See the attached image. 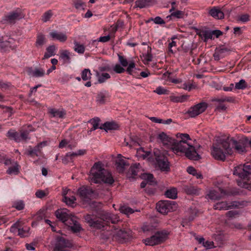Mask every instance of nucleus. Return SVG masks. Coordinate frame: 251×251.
I'll list each match as a JSON object with an SVG mask.
<instances>
[{
    "label": "nucleus",
    "mask_w": 251,
    "mask_h": 251,
    "mask_svg": "<svg viewBox=\"0 0 251 251\" xmlns=\"http://www.w3.org/2000/svg\"><path fill=\"white\" fill-rule=\"evenodd\" d=\"M85 220L91 227L106 230L110 228V224H114L119 221L115 215L104 211L101 212L100 217L87 214L85 216Z\"/></svg>",
    "instance_id": "nucleus-1"
},
{
    "label": "nucleus",
    "mask_w": 251,
    "mask_h": 251,
    "mask_svg": "<svg viewBox=\"0 0 251 251\" xmlns=\"http://www.w3.org/2000/svg\"><path fill=\"white\" fill-rule=\"evenodd\" d=\"M89 181L94 183H105L111 185L114 180L111 174L103 167L100 162H96L91 168L89 175Z\"/></svg>",
    "instance_id": "nucleus-2"
},
{
    "label": "nucleus",
    "mask_w": 251,
    "mask_h": 251,
    "mask_svg": "<svg viewBox=\"0 0 251 251\" xmlns=\"http://www.w3.org/2000/svg\"><path fill=\"white\" fill-rule=\"evenodd\" d=\"M143 158H147L149 161L155 162L156 165L162 171H169L170 165L167 157L164 152L158 149L154 148L152 152L151 151H144Z\"/></svg>",
    "instance_id": "nucleus-3"
},
{
    "label": "nucleus",
    "mask_w": 251,
    "mask_h": 251,
    "mask_svg": "<svg viewBox=\"0 0 251 251\" xmlns=\"http://www.w3.org/2000/svg\"><path fill=\"white\" fill-rule=\"evenodd\" d=\"M233 175L241 179L238 182L239 186L251 191V163L235 167Z\"/></svg>",
    "instance_id": "nucleus-4"
},
{
    "label": "nucleus",
    "mask_w": 251,
    "mask_h": 251,
    "mask_svg": "<svg viewBox=\"0 0 251 251\" xmlns=\"http://www.w3.org/2000/svg\"><path fill=\"white\" fill-rule=\"evenodd\" d=\"M157 139L164 148L171 150L177 155H181L182 151L187 149L182 142H178L177 140L170 137L164 132L160 133Z\"/></svg>",
    "instance_id": "nucleus-5"
},
{
    "label": "nucleus",
    "mask_w": 251,
    "mask_h": 251,
    "mask_svg": "<svg viewBox=\"0 0 251 251\" xmlns=\"http://www.w3.org/2000/svg\"><path fill=\"white\" fill-rule=\"evenodd\" d=\"M232 150L230 144L226 141L213 144L211 150V154L217 160L224 161L226 154L231 155Z\"/></svg>",
    "instance_id": "nucleus-6"
},
{
    "label": "nucleus",
    "mask_w": 251,
    "mask_h": 251,
    "mask_svg": "<svg viewBox=\"0 0 251 251\" xmlns=\"http://www.w3.org/2000/svg\"><path fill=\"white\" fill-rule=\"evenodd\" d=\"M33 131V128L29 125L26 129H22L18 132L13 129H9L6 133V136L10 140H14L16 142H26L30 139L29 134Z\"/></svg>",
    "instance_id": "nucleus-7"
},
{
    "label": "nucleus",
    "mask_w": 251,
    "mask_h": 251,
    "mask_svg": "<svg viewBox=\"0 0 251 251\" xmlns=\"http://www.w3.org/2000/svg\"><path fill=\"white\" fill-rule=\"evenodd\" d=\"M181 140L178 142H182L183 145L186 147L185 151H182V153H185V155L189 159L194 160H198L201 158L200 155L197 153L195 147L187 144L186 140H190V138L188 134H181L180 135Z\"/></svg>",
    "instance_id": "nucleus-8"
},
{
    "label": "nucleus",
    "mask_w": 251,
    "mask_h": 251,
    "mask_svg": "<svg viewBox=\"0 0 251 251\" xmlns=\"http://www.w3.org/2000/svg\"><path fill=\"white\" fill-rule=\"evenodd\" d=\"M169 232L165 230L156 232L154 235L149 238L143 240V243L146 245L154 246L162 243L168 238Z\"/></svg>",
    "instance_id": "nucleus-9"
},
{
    "label": "nucleus",
    "mask_w": 251,
    "mask_h": 251,
    "mask_svg": "<svg viewBox=\"0 0 251 251\" xmlns=\"http://www.w3.org/2000/svg\"><path fill=\"white\" fill-rule=\"evenodd\" d=\"M114 71L118 74H121L126 71L128 74L139 78L138 73L139 70L137 69L135 64H116L114 68Z\"/></svg>",
    "instance_id": "nucleus-10"
},
{
    "label": "nucleus",
    "mask_w": 251,
    "mask_h": 251,
    "mask_svg": "<svg viewBox=\"0 0 251 251\" xmlns=\"http://www.w3.org/2000/svg\"><path fill=\"white\" fill-rule=\"evenodd\" d=\"M177 206V203L171 201H161L156 204L157 211L163 214H166L169 212L176 210Z\"/></svg>",
    "instance_id": "nucleus-11"
},
{
    "label": "nucleus",
    "mask_w": 251,
    "mask_h": 251,
    "mask_svg": "<svg viewBox=\"0 0 251 251\" xmlns=\"http://www.w3.org/2000/svg\"><path fill=\"white\" fill-rule=\"evenodd\" d=\"M46 145L47 142L43 141L38 143L36 146H35L34 147L29 146L25 150V153L26 155L32 158H34L35 157H41L43 155L42 149L44 147H45Z\"/></svg>",
    "instance_id": "nucleus-12"
},
{
    "label": "nucleus",
    "mask_w": 251,
    "mask_h": 251,
    "mask_svg": "<svg viewBox=\"0 0 251 251\" xmlns=\"http://www.w3.org/2000/svg\"><path fill=\"white\" fill-rule=\"evenodd\" d=\"M14 43L15 41L13 38L0 35V50L1 51L13 50L15 48Z\"/></svg>",
    "instance_id": "nucleus-13"
},
{
    "label": "nucleus",
    "mask_w": 251,
    "mask_h": 251,
    "mask_svg": "<svg viewBox=\"0 0 251 251\" xmlns=\"http://www.w3.org/2000/svg\"><path fill=\"white\" fill-rule=\"evenodd\" d=\"M206 107V103L201 102L190 107L187 113L191 117L194 118L203 112Z\"/></svg>",
    "instance_id": "nucleus-14"
},
{
    "label": "nucleus",
    "mask_w": 251,
    "mask_h": 251,
    "mask_svg": "<svg viewBox=\"0 0 251 251\" xmlns=\"http://www.w3.org/2000/svg\"><path fill=\"white\" fill-rule=\"evenodd\" d=\"M55 216L58 219L62 221L66 225L68 223L69 220L73 218L72 215L69 213V210L66 208L56 210Z\"/></svg>",
    "instance_id": "nucleus-15"
},
{
    "label": "nucleus",
    "mask_w": 251,
    "mask_h": 251,
    "mask_svg": "<svg viewBox=\"0 0 251 251\" xmlns=\"http://www.w3.org/2000/svg\"><path fill=\"white\" fill-rule=\"evenodd\" d=\"M78 193L82 199L87 201L92 197L94 191L90 187L82 186L79 188Z\"/></svg>",
    "instance_id": "nucleus-16"
},
{
    "label": "nucleus",
    "mask_w": 251,
    "mask_h": 251,
    "mask_svg": "<svg viewBox=\"0 0 251 251\" xmlns=\"http://www.w3.org/2000/svg\"><path fill=\"white\" fill-rule=\"evenodd\" d=\"M131 230L120 229L116 233L115 238L120 243L126 242L130 237Z\"/></svg>",
    "instance_id": "nucleus-17"
},
{
    "label": "nucleus",
    "mask_w": 251,
    "mask_h": 251,
    "mask_svg": "<svg viewBox=\"0 0 251 251\" xmlns=\"http://www.w3.org/2000/svg\"><path fill=\"white\" fill-rule=\"evenodd\" d=\"M238 206V202L233 201L230 203H227L226 201H221L218 202L214 205V208L217 210H227L233 208L237 207Z\"/></svg>",
    "instance_id": "nucleus-18"
},
{
    "label": "nucleus",
    "mask_w": 251,
    "mask_h": 251,
    "mask_svg": "<svg viewBox=\"0 0 251 251\" xmlns=\"http://www.w3.org/2000/svg\"><path fill=\"white\" fill-rule=\"evenodd\" d=\"M198 210L196 207H191L189 210V216L183 219L181 225L183 226H188L197 216Z\"/></svg>",
    "instance_id": "nucleus-19"
},
{
    "label": "nucleus",
    "mask_w": 251,
    "mask_h": 251,
    "mask_svg": "<svg viewBox=\"0 0 251 251\" xmlns=\"http://www.w3.org/2000/svg\"><path fill=\"white\" fill-rule=\"evenodd\" d=\"M226 191L220 188H217L210 191L208 194L209 198L213 200H218L220 199L222 197L226 195Z\"/></svg>",
    "instance_id": "nucleus-20"
},
{
    "label": "nucleus",
    "mask_w": 251,
    "mask_h": 251,
    "mask_svg": "<svg viewBox=\"0 0 251 251\" xmlns=\"http://www.w3.org/2000/svg\"><path fill=\"white\" fill-rule=\"evenodd\" d=\"M232 150L234 149L238 153H243L247 151L248 146L247 143L243 142L234 141L232 145H231Z\"/></svg>",
    "instance_id": "nucleus-21"
},
{
    "label": "nucleus",
    "mask_w": 251,
    "mask_h": 251,
    "mask_svg": "<svg viewBox=\"0 0 251 251\" xmlns=\"http://www.w3.org/2000/svg\"><path fill=\"white\" fill-rule=\"evenodd\" d=\"M116 168L120 173H123L125 171V168L129 165L127 161L124 159L121 154L119 155L118 159L116 162Z\"/></svg>",
    "instance_id": "nucleus-22"
},
{
    "label": "nucleus",
    "mask_w": 251,
    "mask_h": 251,
    "mask_svg": "<svg viewBox=\"0 0 251 251\" xmlns=\"http://www.w3.org/2000/svg\"><path fill=\"white\" fill-rule=\"evenodd\" d=\"M49 113L51 118L63 119L66 115V112L63 109L50 108Z\"/></svg>",
    "instance_id": "nucleus-23"
},
{
    "label": "nucleus",
    "mask_w": 251,
    "mask_h": 251,
    "mask_svg": "<svg viewBox=\"0 0 251 251\" xmlns=\"http://www.w3.org/2000/svg\"><path fill=\"white\" fill-rule=\"evenodd\" d=\"M50 36L53 40H58L61 42H64L67 39L65 33L54 30L50 33Z\"/></svg>",
    "instance_id": "nucleus-24"
},
{
    "label": "nucleus",
    "mask_w": 251,
    "mask_h": 251,
    "mask_svg": "<svg viewBox=\"0 0 251 251\" xmlns=\"http://www.w3.org/2000/svg\"><path fill=\"white\" fill-rule=\"evenodd\" d=\"M27 73L28 75L33 77H41L45 75V71L41 68H35V69H33L31 68H29L27 70Z\"/></svg>",
    "instance_id": "nucleus-25"
},
{
    "label": "nucleus",
    "mask_w": 251,
    "mask_h": 251,
    "mask_svg": "<svg viewBox=\"0 0 251 251\" xmlns=\"http://www.w3.org/2000/svg\"><path fill=\"white\" fill-rule=\"evenodd\" d=\"M66 225L70 227L71 230L75 233L79 232L82 229L79 223L74 217L69 220V222Z\"/></svg>",
    "instance_id": "nucleus-26"
},
{
    "label": "nucleus",
    "mask_w": 251,
    "mask_h": 251,
    "mask_svg": "<svg viewBox=\"0 0 251 251\" xmlns=\"http://www.w3.org/2000/svg\"><path fill=\"white\" fill-rule=\"evenodd\" d=\"M86 151L85 150H79L76 152H68L66 153L64 160L67 161H72L73 160L79 155H82L85 154Z\"/></svg>",
    "instance_id": "nucleus-27"
},
{
    "label": "nucleus",
    "mask_w": 251,
    "mask_h": 251,
    "mask_svg": "<svg viewBox=\"0 0 251 251\" xmlns=\"http://www.w3.org/2000/svg\"><path fill=\"white\" fill-rule=\"evenodd\" d=\"M74 55L67 50H62L60 52L59 60L62 62H68L72 61Z\"/></svg>",
    "instance_id": "nucleus-28"
},
{
    "label": "nucleus",
    "mask_w": 251,
    "mask_h": 251,
    "mask_svg": "<svg viewBox=\"0 0 251 251\" xmlns=\"http://www.w3.org/2000/svg\"><path fill=\"white\" fill-rule=\"evenodd\" d=\"M209 14L213 18L217 19H222L224 17V14L221 10L214 7L209 11Z\"/></svg>",
    "instance_id": "nucleus-29"
},
{
    "label": "nucleus",
    "mask_w": 251,
    "mask_h": 251,
    "mask_svg": "<svg viewBox=\"0 0 251 251\" xmlns=\"http://www.w3.org/2000/svg\"><path fill=\"white\" fill-rule=\"evenodd\" d=\"M56 49L54 45H52L48 47L42 59L45 61L46 59H48L54 56L56 53Z\"/></svg>",
    "instance_id": "nucleus-30"
},
{
    "label": "nucleus",
    "mask_w": 251,
    "mask_h": 251,
    "mask_svg": "<svg viewBox=\"0 0 251 251\" xmlns=\"http://www.w3.org/2000/svg\"><path fill=\"white\" fill-rule=\"evenodd\" d=\"M199 35L204 41L207 42L209 39H212V33L211 30H201L199 32Z\"/></svg>",
    "instance_id": "nucleus-31"
},
{
    "label": "nucleus",
    "mask_w": 251,
    "mask_h": 251,
    "mask_svg": "<svg viewBox=\"0 0 251 251\" xmlns=\"http://www.w3.org/2000/svg\"><path fill=\"white\" fill-rule=\"evenodd\" d=\"M119 127L118 125L115 122H106L100 127L101 129H104L105 131L108 130H115Z\"/></svg>",
    "instance_id": "nucleus-32"
},
{
    "label": "nucleus",
    "mask_w": 251,
    "mask_h": 251,
    "mask_svg": "<svg viewBox=\"0 0 251 251\" xmlns=\"http://www.w3.org/2000/svg\"><path fill=\"white\" fill-rule=\"evenodd\" d=\"M62 201L66 203L68 206L74 207L75 205L76 199L75 196H72L69 197L67 194L63 193Z\"/></svg>",
    "instance_id": "nucleus-33"
},
{
    "label": "nucleus",
    "mask_w": 251,
    "mask_h": 251,
    "mask_svg": "<svg viewBox=\"0 0 251 251\" xmlns=\"http://www.w3.org/2000/svg\"><path fill=\"white\" fill-rule=\"evenodd\" d=\"M23 17V15L19 14L17 12H12L6 17V20L10 23H12L15 20L22 19Z\"/></svg>",
    "instance_id": "nucleus-34"
},
{
    "label": "nucleus",
    "mask_w": 251,
    "mask_h": 251,
    "mask_svg": "<svg viewBox=\"0 0 251 251\" xmlns=\"http://www.w3.org/2000/svg\"><path fill=\"white\" fill-rule=\"evenodd\" d=\"M21 166L19 165L17 161L14 162L11 167H9L8 170L6 171V173L8 175H17L19 172Z\"/></svg>",
    "instance_id": "nucleus-35"
},
{
    "label": "nucleus",
    "mask_w": 251,
    "mask_h": 251,
    "mask_svg": "<svg viewBox=\"0 0 251 251\" xmlns=\"http://www.w3.org/2000/svg\"><path fill=\"white\" fill-rule=\"evenodd\" d=\"M183 189L188 195H198L199 194L198 190L195 186L191 185H184Z\"/></svg>",
    "instance_id": "nucleus-36"
},
{
    "label": "nucleus",
    "mask_w": 251,
    "mask_h": 251,
    "mask_svg": "<svg viewBox=\"0 0 251 251\" xmlns=\"http://www.w3.org/2000/svg\"><path fill=\"white\" fill-rule=\"evenodd\" d=\"M30 227L26 226H23L21 223L19 232L18 235L22 238L28 236L29 235Z\"/></svg>",
    "instance_id": "nucleus-37"
},
{
    "label": "nucleus",
    "mask_w": 251,
    "mask_h": 251,
    "mask_svg": "<svg viewBox=\"0 0 251 251\" xmlns=\"http://www.w3.org/2000/svg\"><path fill=\"white\" fill-rule=\"evenodd\" d=\"M165 195L168 198L175 199L177 198V189L174 187L169 189L166 190Z\"/></svg>",
    "instance_id": "nucleus-38"
},
{
    "label": "nucleus",
    "mask_w": 251,
    "mask_h": 251,
    "mask_svg": "<svg viewBox=\"0 0 251 251\" xmlns=\"http://www.w3.org/2000/svg\"><path fill=\"white\" fill-rule=\"evenodd\" d=\"M97 76L99 83H104L110 78V75L107 73H97Z\"/></svg>",
    "instance_id": "nucleus-39"
},
{
    "label": "nucleus",
    "mask_w": 251,
    "mask_h": 251,
    "mask_svg": "<svg viewBox=\"0 0 251 251\" xmlns=\"http://www.w3.org/2000/svg\"><path fill=\"white\" fill-rule=\"evenodd\" d=\"M248 85L244 79H241L239 82L235 83V89L244 90L248 88Z\"/></svg>",
    "instance_id": "nucleus-40"
},
{
    "label": "nucleus",
    "mask_w": 251,
    "mask_h": 251,
    "mask_svg": "<svg viewBox=\"0 0 251 251\" xmlns=\"http://www.w3.org/2000/svg\"><path fill=\"white\" fill-rule=\"evenodd\" d=\"M184 12L182 11L177 10L175 12H172L171 14L166 17V19L169 21L172 17H174L178 19L183 18L184 17Z\"/></svg>",
    "instance_id": "nucleus-41"
},
{
    "label": "nucleus",
    "mask_w": 251,
    "mask_h": 251,
    "mask_svg": "<svg viewBox=\"0 0 251 251\" xmlns=\"http://www.w3.org/2000/svg\"><path fill=\"white\" fill-rule=\"evenodd\" d=\"M139 164H135L130 166L129 172L131 174L133 177H135L138 176V172L139 169Z\"/></svg>",
    "instance_id": "nucleus-42"
},
{
    "label": "nucleus",
    "mask_w": 251,
    "mask_h": 251,
    "mask_svg": "<svg viewBox=\"0 0 251 251\" xmlns=\"http://www.w3.org/2000/svg\"><path fill=\"white\" fill-rule=\"evenodd\" d=\"M226 51V48L217 49L216 52L214 54V58L215 60L218 61L220 57H223V53Z\"/></svg>",
    "instance_id": "nucleus-43"
},
{
    "label": "nucleus",
    "mask_w": 251,
    "mask_h": 251,
    "mask_svg": "<svg viewBox=\"0 0 251 251\" xmlns=\"http://www.w3.org/2000/svg\"><path fill=\"white\" fill-rule=\"evenodd\" d=\"M20 222H17L14 224L10 228V231L13 233L14 234L18 235V232H19L20 227L21 225Z\"/></svg>",
    "instance_id": "nucleus-44"
},
{
    "label": "nucleus",
    "mask_w": 251,
    "mask_h": 251,
    "mask_svg": "<svg viewBox=\"0 0 251 251\" xmlns=\"http://www.w3.org/2000/svg\"><path fill=\"white\" fill-rule=\"evenodd\" d=\"M149 0H138L135 2L136 7L142 8L149 5Z\"/></svg>",
    "instance_id": "nucleus-45"
},
{
    "label": "nucleus",
    "mask_w": 251,
    "mask_h": 251,
    "mask_svg": "<svg viewBox=\"0 0 251 251\" xmlns=\"http://www.w3.org/2000/svg\"><path fill=\"white\" fill-rule=\"evenodd\" d=\"M120 210L121 213L127 215L132 214L134 212V210L132 208L126 205H123L121 206L120 208Z\"/></svg>",
    "instance_id": "nucleus-46"
},
{
    "label": "nucleus",
    "mask_w": 251,
    "mask_h": 251,
    "mask_svg": "<svg viewBox=\"0 0 251 251\" xmlns=\"http://www.w3.org/2000/svg\"><path fill=\"white\" fill-rule=\"evenodd\" d=\"M45 43V38L43 35L39 34L38 35L36 41V46L37 47L42 46Z\"/></svg>",
    "instance_id": "nucleus-47"
},
{
    "label": "nucleus",
    "mask_w": 251,
    "mask_h": 251,
    "mask_svg": "<svg viewBox=\"0 0 251 251\" xmlns=\"http://www.w3.org/2000/svg\"><path fill=\"white\" fill-rule=\"evenodd\" d=\"M91 75L89 69H85L81 73V78L83 80H87L91 78Z\"/></svg>",
    "instance_id": "nucleus-48"
},
{
    "label": "nucleus",
    "mask_w": 251,
    "mask_h": 251,
    "mask_svg": "<svg viewBox=\"0 0 251 251\" xmlns=\"http://www.w3.org/2000/svg\"><path fill=\"white\" fill-rule=\"evenodd\" d=\"M100 121V119L98 118H94L89 121V123H91L93 125V129L96 130L99 127V124Z\"/></svg>",
    "instance_id": "nucleus-49"
},
{
    "label": "nucleus",
    "mask_w": 251,
    "mask_h": 251,
    "mask_svg": "<svg viewBox=\"0 0 251 251\" xmlns=\"http://www.w3.org/2000/svg\"><path fill=\"white\" fill-rule=\"evenodd\" d=\"M106 94L103 92H100L98 94L97 100L100 104H103L105 102Z\"/></svg>",
    "instance_id": "nucleus-50"
},
{
    "label": "nucleus",
    "mask_w": 251,
    "mask_h": 251,
    "mask_svg": "<svg viewBox=\"0 0 251 251\" xmlns=\"http://www.w3.org/2000/svg\"><path fill=\"white\" fill-rule=\"evenodd\" d=\"M238 20L242 23H246L250 20V16L248 14H244L238 17Z\"/></svg>",
    "instance_id": "nucleus-51"
},
{
    "label": "nucleus",
    "mask_w": 251,
    "mask_h": 251,
    "mask_svg": "<svg viewBox=\"0 0 251 251\" xmlns=\"http://www.w3.org/2000/svg\"><path fill=\"white\" fill-rule=\"evenodd\" d=\"M13 206L17 210H21L24 208L25 204L22 201H16L14 202Z\"/></svg>",
    "instance_id": "nucleus-52"
},
{
    "label": "nucleus",
    "mask_w": 251,
    "mask_h": 251,
    "mask_svg": "<svg viewBox=\"0 0 251 251\" xmlns=\"http://www.w3.org/2000/svg\"><path fill=\"white\" fill-rule=\"evenodd\" d=\"M75 50L79 53H83L84 52V47L82 45L76 44L75 45Z\"/></svg>",
    "instance_id": "nucleus-53"
},
{
    "label": "nucleus",
    "mask_w": 251,
    "mask_h": 251,
    "mask_svg": "<svg viewBox=\"0 0 251 251\" xmlns=\"http://www.w3.org/2000/svg\"><path fill=\"white\" fill-rule=\"evenodd\" d=\"M151 20L155 24L162 25L165 23L164 21L159 16L156 17L153 19L152 18Z\"/></svg>",
    "instance_id": "nucleus-54"
},
{
    "label": "nucleus",
    "mask_w": 251,
    "mask_h": 251,
    "mask_svg": "<svg viewBox=\"0 0 251 251\" xmlns=\"http://www.w3.org/2000/svg\"><path fill=\"white\" fill-rule=\"evenodd\" d=\"M52 16V13L50 11L46 12L43 16L42 20L44 22H46L48 21Z\"/></svg>",
    "instance_id": "nucleus-55"
},
{
    "label": "nucleus",
    "mask_w": 251,
    "mask_h": 251,
    "mask_svg": "<svg viewBox=\"0 0 251 251\" xmlns=\"http://www.w3.org/2000/svg\"><path fill=\"white\" fill-rule=\"evenodd\" d=\"M37 243L36 242H32L29 244H26V249L28 251H34L35 247L36 246Z\"/></svg>",
    "instance_id": "nucleus-56"
},
{
    "label": "nucleus",
    "mask_w": 251,
    "mask_h": 251,
    "mask_svg": "<svg viewBox=\"0 0 251 251\" xmlns=\"http://www.w3.org/2000/svg\"><path fill=\"white\" fill-rule=\"evenodd\" d=\"M144 178L148 182L151 183L153 182V176L151 174H146L144 176Z\"/></svg>",
    "instance_id": "nucleus-57"
},
{
    "label": "nucleus",
    "mask_w": 251,
    "mask_h": 251,
    "mask_svg": "<svg viewBox=\"0 0 251 251\" xmlns=\"http://www.w3.org/2000/svg\"><path fill=\"white\" fill-rule=\"evenodd\" d=\"M203 246L207 249H212L214 247L213 242L210 241H204Z\"/></svg>",
    "instance_id": "nucleus-58"
},
{
    "label": "nucleus",
    "mask_w": 251,
    "mask_h": 251,
    "mask_svg": "<svg viewBox=\"0 0 251 251\" xmlns=\"http://www.w3.org/2000/svg\"><path fill=\"white\" fill-rule=\"evenodd\" d=\"M155 92L158 95L166 94L167 90L162 87H158L156 88Z\"/></svg>",
    "instance_id": "nucleus-59"
},
{
    "label": "nucleus",
    "mask_w": 251,
    "mask_h": 251,
    "mask_svg": "<svg viewBox=\"0 0 251 251\" xmlns=\"http://www.w3.org/2000/svg\"><path fill=\"white\" fill-rule=\"evenodd\" d=\"M35 195L37 198H43L46 196V193L43 190H38L36 193Z\"/></svg>",
    "instance_id": "nucleus-60"
},
{
    "label": "nucleus",
    "mask_w": 251,
    "mask_h": 251,
    "mask_svg": "<svg viewBox=\"0 0 251 251\" xmlns=\"http://www.w3.org/2000/svg\"><path fill=\"white\" fill-rule=\"evenodd\" d=\"M69 144V141L66 139H63L61 140L59 145V148H63L64 147H67L68 144Z\"/></svg>",
    "instance_id": "nucleus-61"
},
{
    "label": "nucleus",
    "mask_w": 251,
    "mask_h": 251,
    "mask_svg": "<svg viewBox=\"0 0 251 251\" xmlns=\"http://www.w3.org/2000/svg\"><path fill=\"white\" fill-rule=\"evenodd\" d=\"M211 33H212V37L213 36H215L216 38H218L220 36L222 35L223 32L219 30H214L211 31Z\"/></svg>",
    "instance_id": "nucleus-62"
},
{
    "label": "nucleus",
    "mask_w": 251,
    "mask_h": 251,
    "mask_svg": "<svg viewBox=\"0 0 251 251\" xmlns=\"http://www.w3.org/2000/svg\"><path fill=\"white\" fill-rule=\"evenodd\" d=\"M110 39V36L106 35V36H104L100 37L99 38L98 41L99 42H106L108 41Z\"/></svg>",
    "instance_id": "nucleus-63"
},
{
    "label": "nucleus",
    "mask_w": 251,
    "mask_h": 251,
    "mask_svg": "<svg viewBox=\"0 0 251 251\" xmlns=\"http://www.w3.org/2000/svg\"><path fill=\"white\" fill-rule=\"evenodd\" d=\"M16 161H14V160H11V159L9 158H4V164L5 165L8 166V165H12L14 162H15Z\"/></svg>",
    "instance_id": "nucleus-64"
}]
</instances>
